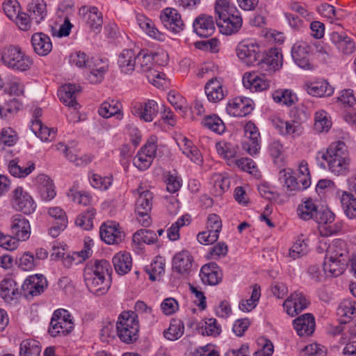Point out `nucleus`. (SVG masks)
Returning <instances> with one entry per match:
<instances>
[{
	"label": "nucleus",
	"instance_id": "obj_3",
	"mask_svg": "<svg viewBox=\"0 0 356 356\" xmlns=\"http://www.w3.org/2000/svg\"><path fill=\"white\" fill-rule=\"evenodd\" d=\"M140 325L138 315L133 311H124L118 317L116 331L120 339L126 343H132L138 339Z\"/></svg>",
	"mask_w": 356,
	"mask_h": 356
},
{
	"label": "nucleus",
	"instance_id": "obj_32",
	"mask_svg": "<svg viewBox=\"0 0 356 356\" xmlns=\"http://www.w3.org/2000/svg\"><path fill=\"white\" fill-rule=\"evenodd\" d=\"M205 93L209 102L217 103L224 99L226 91L216 78L210 79L204 87Z\"/></svg>",
	"mask_w": 356,
	"mask_h": 356
},
{
	"label": "nucleus",
	"instance_id": "obj_38",
	"mask_svg": "<svg viewBox=\"0 0 356 356\" xmlns=\"http://www.w3.org/2000/svg\"><path fill=\"white\" fill-rule=\"evenodd\" d=\"M99 115L104 118L115 116L116 119L121 120L123 118V113L121 111V105L115 100L103 102L98 110Z\"/></svg>",
	"mask_w": 356,
	"mask_h": 356
},
{
	"label": "nucleus",
	"instance_id": "obj_34",
	"mask_svg": "<svg viewBox=\"0 0 356 356\" xmlns=\"http://www.w3.org/2000/svg\"><path fill=\"white\" fill-rule=\"evenodd\" d=\"M38 189L42 200L49 201L56 196L53 181L46 175H40L36 178Z\"/></svg>",
	"mask_w": 356,
	"mask_h": 356
},
{
	"label": "nucleus",
	"instance_id": "obj_62",
	"mask_svg": "<svg viewBox=\"0 0 356 356\" xmlns=\"http://www.w3.org/2000/svg\"><path fill=\"white\" fill-rule=\"evenodd\" d=\"M18 140V135L11 127H4L0 134V143L6 146H13Z\"/></svg>",
	"mask_w": 356,
	"mask_h": 356
},
{
	"label": "nucleus",
	"instance_id": "obj_42",
	"mask_svg": "<svg viewBox=\"0 0 356 356\" xmlns=\"http://www.w3.org/2000/svg\"><path fill=\"white\" fill-rule=\"evenodd\" d=\"M181 149L182 153L186 155L192 162L201 165L203 162L202 155L193 142L186 138L181 140Z\"/></svg>",
	"mask_w": 356,
	"mask_h": 356
},
{
	"label": "nucleus",
	"instance_id": "obj_50",
	"mask_svg": "<svg viewBox=\"0 0 356 356\" xmlns=\"http://www.w3.org/2000/svg\"><path fill=\"white\" fill-rule=\"evenodd\" d=\"M35 169V164L29 162L26 166H22L18 164L17 159H13L9 162V172L15 177L24 178L27 177Z\"/></svg>",
	"mask_w": 356,
	"mask_h": 356
},
{
	"label": "nucleus",
	"instance_id": "obj_10",
	"mask_svg": "<svg viewBox=\"0 0 356 356\" xmlns=\"http://www.w3.org/2000/svg\"><path fill=\"white\" fill-rule=\"evenodd\" d=\"M260 134L256 125L248 122L244 127L243 148L250 155L257 154L260 149Z\"/></svg>",
	"mask_w": 356,
	"mask_h": 356
},
{
	"label": "nucleus",
	"instance_id": "obj_49",
	"mask_svg": "<svg viewBox=\"0 0 356 356\" xmlns=\"http://www.w3.org/2000/svg\"><path fill=\"white\" fill-rule=\"evenodd\" d=\"M110 271L111 266L109 263L106 260L102 259L96 260L90 269H86L84 274L110 279Z\"/></svg>",
	"mask_w": 356,
	"mask_h": 356
},
{
	"label": "nucleus",
	"instance_id": "obj_35",
	"mask_svg": "<svg viewBox=\"0 0 356 356\" xmlns=\"http://www.w3.org/2000/svg\"><path fill=\"white\" fill-rule=\"evenodd\" d=\"M307 92L314 97L331 96L334 88L324 79L317 80L306 85Z\"/></svg>",
	"mask_w": 356,
	"mask_h": 356
},
{
	"label": "nucleus",
	"instance_id": "obj_36",
	"mask_svg": "<svg viewBox=\"0 0 356 356\" xmlns=\"http://www.w3.org/2000/svg\"><path fill=\"white\" fill-rule=\"evenodd\" d=\"M159 56V54L149 52L147 49L141 50L137 54L136 69L143 72H151Z\"/></svg>",
	"mask_w": 356,
	"mask_h": 356
},
{
	"label": "nucleus",
	"instance_id": "obj_9",
	"mask_svg": "<svg viewBox=\"0 0 356 356\" xmlns=\"http://www.w3.org/2000/svg\"><path fill=\"white\" fill-rule=\"evenodd\" d=\"M12 204L16 210L25 214L34 212L36 204L32 197L22 187L18 186L13 191Z\"/></svg>",
	"mask_w": 356,
	"mask_h": 356
},
{
	"label": "nucleus",
	"instance_id": "obj_15",
	"mask_svg": "<svg viewBox=\"0 0 356 356\" xmlns=\"http://www.w3.org/2000/svg\"><path fill=\"white\" fill-rule=\"evenodd\" d=\"M334 214L330 210H317L314 220L319 225L318 231L322 236H328L337 233V229L331 224L334 220Z\"/></svg>",
	"mask_w": 356,
	"mask_h": 356
},
{
	"label": "nucleus",
	"instance_id": "obj_33",
	"mask_svg": "<svg viewBox=\"0 0 356 356\" xmlns=\"http://www.w3.org/2000/svg\"><path fill=\"white\" fill-rule=\"evenodd\" d=\"M331 42L344 54H350L355 51V43L345 33L332 32L330 35Z\"/></svg>",
	"mask_w": 356,
	"mask_h": 356
},
{
	"label": "nucleus",
	"instance_id": "obj_14",
	"mask_svg": "<svg viewBox=\"0 0 356 356\" xmlns=\"http://www.w3.org/2000/svg\"><path fill=\"white\" fill-rule=\"evenodd\" d=\"M310 45L305 41L296 42L291 49V56L296 64L302 69H310Z\"/></svg>",
	"mask_w": 356,
	"mask_h": 356
},
{
	"label": "nucleus",
	"instance_id": "obj_40",
	"mask_svg": "<svg viewBox=\"0 0 356 356\" xmlns=\"http://www.w3.org/2000/svg\"><path fill=\"white\" fill-rule=\"evenodd\" d=\"M136 19L138 24L150 37L159 40H163V34L154 27L153 22L143 14L137 13Z\"/></svg>",
	"mask_w": 356,
	"mask_h": 356
},
{
	"label": "nucleus",
	"instance_id": "obj_16",
	"mask_svg": "<svg viewBox=\"0 0 356 356\" xmlns=\"http://www.w3.org/2000/svg\"><path fill=\"white\" fill-rule=\"evenodd\" d=\"M47 281L42 275H31L24 282L22 289L25 296H36L44 292L47 287Z\"/></svg>",
	"mask_w": 356,
	"mask_h": 356
},
{
	"label": "nucleus",
	"instance_id": "obj_51",
	"mask_svg": "<svg viewBox=\"0 0 356 356\" xmlns=\"http://www.w3.org/2000/svg\"><path fill=\"white\" fill-rule=\"evenodd\" d=\"M184 332V325L178 319H172L169 327L163 332V336L170 341H175L181 337Z\"/></svg>",
	"mask_w": 356,
	"mask_h": 356
},
{
	"label": "nucleus",
	"instance_id": "obj_56",
	"mask_svg": "<svg viewBox=\"0 0 356 356\" xmlns=\"http://www.w3.org/2000/svg\"><path fill=\"white\" fill-rule=\"evenodd\" d=\"M31 129L37 137L40 138L42 141H47L51 140L50 137L51 134L54 136L53 129H51L49 127L44 126L42 121H35L31 125ZM54 136H52V138Z\"/></svg>",
	"mask_w": 356,
	"mask_h": 356
},
{
	"label": "nucleus",
	"instance_id": "obj_23",
	"mask_svg": "<svg viewBox=\"0 0 356 356\" xmlns=\"http://www.w3.org/2000/svg\"><path fill=\"white\" fill-rule=\"evenodd\" d=\"M193 259L188 250L177 253L172 259V269L182 276L188 275L193 266Z\"/></svg>",
	"mask_w": 356,
	"mask_h": 356
},
{
	"label": "nucleus",
	"instance_id": "obj_58",
	"mask_svg": "<svg viewBox=\"0 0 356 356\" xmlns=\"http://www.w3.org/2000/svg\"><path fill=\"white\" fill-rule=\"evenodd\" d=\"M156 240V234L150 229H140L133 235V241L137 243H144L152 244L154 243Z\"/></svg>",
	"mask_w": 356,
	"mask_h": 356
},
{
	"label": "nucleus",
	"instance_id": "obj_29",
	"mask_svg": "<svg viewBox=\"0 0 356 356\" xmlns=\"http://www.w3.org/2000/svg\"><path fill=\"white\" fill-rule=\"evenodd\" d=\"M27 12L31 20L39 24L47 17V3L44 0H31L27 4Z\"/></svg>",
	"mask_w": 356,
	"mask_h": 356
},
{
	"label": "nucleus",
	"instance_id": "obj_39",
	"mask_svg": "<svg viewBox=\"0 0 356 356\" xmlns=\"http://www.w3.org/2000/svg\"><path fill=\"white\" fill-rule=\"evenodd\" d=\"M342 208L346 216L350 219L356 218V198L346 191H338Z\"/></svg>",
	"mask_w": 356,
	"mask_h": 356
},
{
	"label": "nucleus",
	"instance_id": "obj_63",
	"mask_svg": "<svg viewBox=\"0 0 356 356\" xmlns=\"http://www.w3.org/2000/svg\"><path fill=\"white\" fill-rule=\"evenodd\" d=\"M168 102L176 110L185 113L187 109V102L184 97L175 91H170L168 95Z\"/></svg>",
	"mask_w": 356,
	"mask_h": 356
},
{
	"label": "nucleus",
	"instance_id": "obj_47",
	"mask_svg": "<svg viewBox=\"0 0 356 356\" xmlns=\"http://www.w3.org/2000/svg\"><path fill=\"white\" fill-rule=\"evenodd\" d=\"M18 289L15 282L12 279H3L0 282V296L6 301H10L18 295Z\"/></svg>",
	"mask_w": 356,
	"mask_h": 356
},
{
	"label": "nucleus",
	"instance_id": "obj_4",
	"mask_svg": "<svg viewBox=\"0 0 356 356\" xmlns=\"http://www.w3.org/2000/svg\"><path fill=\"white\" fill-rule=\"evenodd\" d=\"M1 60L8 68L20 72L28 70L33 64L31 58L26 55L20 47L13 45L2 49Z\"/></svg>",
	"mask_w": 356,
	"mask_h": 356
},
{
	"label": "nucleus",
	"instance_id": "obj_57",
	"mask_svg": "<svg viewBox=\"0 0 356 356\" xmlns=\"http://www.w3.org/2000/svg\"><path fill=\"white\" fill-rule=\"evenodd\" d=\"M165 259L161 257H156L155 260L151 264L149 269L146 270L151 280L155 281L158 276L161 275L165 272Z\"/></svg>",
	"mask_w": 356,
	"mask_h": 356
},
{
	"label": "nucleus",
	"instance_id": "obj_54",
	"mask_svg": "<svg viewBox=\"0 0 356 356\" xmlns=\"http://www.w3.org/2000/svg\"><path fill=\"white\" fill-rule=\"evenodd\" d=\"M202 123L205 127L218 134H221L225 129L222 120L216 115L206 116Z\"/></svg>",
	"mask_w": 356,
	"mask_h": 356
},
{
	"label": "nucleus",
	"instance_id": "obj_37",
	"mask_svg": "<svg viewBox=\"0 0 356 356\" xmlns=\"http://www.w3.org/2000/svg\"><path fill=\"white\" fill-rule=\"evenodd\" d=\"M113 264L118 274L125 275L131 269L132 259L131 254L129 252H120L113 257Z\"/></svg>",
	"mask_w": 356,
	"mask_h": 356
},
{
	"label": "nucleus",
	"instance_id": "obj_30",
	"mask_svg": "<svg viewBox=\"0 0 356 356\" xmlns=\"http://www.w3.org/2000/svg\"><path fill=\"white\" fill-rule=\"evenodd\" d=\"M34 51L40 56H47L52 50L50 38L43 33H35L31 37Z\"/></svg>",
	"mask_w": 356,
	"mask_h": 356
},
{
	"label": "nucleus",
	"instance_id": "obj_64",
	"mask_svg": "<svg viewBox=\"0 0 356 356\" xmlns=\"http://www.w3.org/2000/svg\"><path fill=\"white\" fill-rule=\"evenodd\" d=\"M89 180L93 188L102 191L107 190L112 184L111 179L109 177H102L97 174L89 175Z\"/></svg>",
	"mask_w": 356,
	"mask_h": 356
},
{
	"label": "nucleus",
	"instance_id": "obj_31",
	"mask_svg": "<svg viewBox=\"0 0 356 356\" xmlns=\"http://www.w3.org/2000/svg\"><path fill=\"white\" fill-rule=\"evenodd\" d=\"M79 86L72 83L65 84L60 87L58 95L66 106L77 109L79 104L76 100V93L79 91Z\"/></svg>",
	"mask_w": 356,
	"mask_h": 356
},
{
	"label": "nucleus",
	"instance_id": "obj_60",
	"mask_svg": "<svg viewBox=\"0 0 356 356\" xmlns=\"http://www.w3.org/2000/svg\"><path fill=\"white\" fill-rule=\"evenodd\" d=\"M67 195L74 202L82 204L83 206L88 205L91 202V197L88 192L79 191L74 187L70 189Z\"/></svg>",
	"mask_w": 356,
	"mask_h": 356
},
{
	"label": "nucleus",
	"instance_id": "obj_5",
	"mask_svg": "<svg viewBox=\"0 0 356 356\" xmlns=\"http://www.w3.org/2000/svg\"><path fill=\"white\" fill-rule=\"evenodd\" d=\"M136 198L135 213L138 222L143 227L152 223L150 212L152 207L153 193L143 186H139L134 192Z\"/></svg>",
	"mask_w": 356,
	"mask_h": 356
},
{
	"label": "nucleus",
	"instance_id": "obj_43",
	"mask_svg": "<svg viewBox=\"0 0 356 356\" xmlns=\"http://www.w3.org/2000/svg\"><path fill=\"white\" fill-rule=\"evenodd\" d=\"M280 180L283 183V187L288 195H293L296 192L303 190L300 186L297 179L294 177L290 172L282 170L280 172Z\"/></svg>",
	"mask_w": 356,
	"mask_h": 356
},
{
	"label": "nucleus",
	"instance_id": "obj_7",
	"mask_svg": "<svg viewBox=\"0 0 356 356\" xmlns=\"http://www.w3.org/2000/svg\"><path fill=\"white\" fill-rule=\"evenodd\" d=\"M236 52L238 58L245 65H257L260 49L257 42L252 40H243L237 45Z\"/></svg>",
	"mask_w": 356,
	"mask_h": 356
},
{
	"label": "nucleus",
	"instance_id": "obj_44",
	"mask_svg": "<svg viewBox=\"0 0 356 356\" xmlns=\"http://www.w3.org/2000/svg\"><path fill=\"white\" fill-rule=\"evenodd\" d=\"M345 246V243L341 240L334 241L331 245H329L325 258H327V259L338 260H340L341 258L349 260L348 251Z\"/></svg>",
	"mask_w": 356,
	"mask_h": 356
},
{
	"label": "nucleus",
	"instance_id": "obj_48",
	"mask_svg": "<svg viewBox=\"0 0 356 356\" xmlns=\"http://www.w3.org/2000/svg\"><path fill=\"white\" fill-rule=\"evenodd\" d=\"M261 297V287L255 284L252 286L251 297L248 300H241L239 302V309L244 312H249L256 307Z\"/></svg>",
	"mask_w": 356,
	"mask_h": 356
},
{
	"label": "nucleus",
	"instance_id": "obj_24",
	"mask_svg": "<svg viewBox=\"0 0 356 356\" xmlns=\"http://www.w3.org/2000/svg\"><path fill=\"white\" fill-rule=\"evenodd\" d=\"M200 276L204 284L215 286L222 281V273L216 263L211 262L202 267Z\"/></svg>",
	"mask_w": 356,
	"mask_h": 356
},
{
	"label": "nucleus",
	"instance_id": "obj_28",
	"mask_svg": "<svg viewBox=\"0 0 356 356\" xmlns=\"http://www.w3.org/2000/svg\"><path fill=\"white\" fill-rule=\"evenodd\" d=\"M293 324L297 334L300 337L311 335L315 329L314 317L311 314L298 317L293 320Z\"/></svg>",
	"mask_w": 356,
	"mask_h": 356
},
{
	"label": "nucleus",
	"instance_id": "obj_46",
	"mask_svg": "<svg viewBox=\"0 0 356 356\" xmlns=\"http://www.w3.org/2000/svg\"><path fill=\"white\" fill-rule=\"evenodd\" d=\"M317 206L312 199L307 198L297 209L298 216L303 220L314 219L317 212Z\"/></svg>",
	"mask_w": 356,
	"mask_h": 356
},
{
	"label": "nucleus",
	"instance_id": "obj_55",
	"mask_svg": "<svg viewBox=\"0 0 356 356\" xmlns=\"http://www.w3.org/2000/svg\"><path fill=\"white\" fill-rule=\"evenodd\" d=\"M314 129L318 132H327L330 129L332 123L327 115V113L323 110L315 113Z\"/></svg>",
	"mask_w": 356,
	"mask_h": 356
},
{
	"label": "nucleus",
	"instance_id": "obj_25",
	"mask_svg": "<svg viewBox=\"0 0 356 356\" xmlns=\"http://www.w3.org/2000/svg\"><path fill=\"white\" fill-rule=\"evenodd\" d=\"M194 31L200 37L207 38L215 31V23L212 16L200 15L193 22Z\"/></svg>",
	"mask_w": 356,
	"mask_h": 356
},
{
	"label": "nucleus",
	"instance_id": "obj_1",
	"mask_svg": "<svg viewBox=\"0 0 356 356\" xmlns=\"http://www.w3.org/2000/svg\"><path fill=\"white\" fill-rule=\"evenodd\" d=\"M316 162L318 166L326 169L337 176H346L350 172L348 152L346 144L343 141L332 143L325 152L317 153Z\"/></svg>",
	"mask_w": 356,
	"mask_h": 356
},
{
	"label": "nucleus",
	"instance_id": "obj_20",
	"mask_svg": "<svg viewBox=\"0 0 356 356\" xmlns=\"http://www.w3.org/2000/svg\"><path fill=\"white\" fill-rule=\"evenodd\" d=\"M264 75V73L261 75L255 72H245L243 76V84L251 92L264 91L270 87V82Z\"/></svg>",
	"mask_w": 356,
	"mask_h": 356
},
{
	"label": "nucleus",
	"instance_id": "obj_52",
	"mask_svg": "<svg viewBox=\"0 0 356 356\" xmlns=\"http://www.w3.org/2000/svg\"><path fill=\"white\" fill-rule=\"evenodd\" d=\"M41 350L38 341L26 339L20 343L19 356H40Z\"/></svg>",
	"mask_w": 356,
	"mask_h": 356
},
{
	"label": "nucleus",
	"instance_id": "obj_11",
	"mask_svg": "<svg viewBox=\"0 0 356 356\" xmlns=\"http://www.w3.org/2000/svg\"><path fill=\"white\" fill-rule=\"evenodd\" d=\"M164 27L173 33H179L184 29V23L180 13L175 8H166L160 14Z\"/></svg>",
	"mask_w": 356,
	"mask_h": 356
},
{
	"label": "nucleus",
	"instance_id": "obj_59",
	"mask_svg": "<svg viewBox=\"0 0 356 356\" xmlns=\"http://www.w3.org/2000/svg\"><path fill=\"white\" fill-rule=\"evenodd\" d=\"M203 335L216 337L221 332V327L216 319L211 318L204 322V325L199 328Z\"/></svg>",
	"mask_w": 356,
	"mask_h": 356
},
{
	"label": "nucleus",
	"instance_id": "obj_2",
	"mask_svg": "<svg viewBox=\"0 0 356 356\" xmlns=\"http://www.w3.org/2000/svg\"><path fill=\"white\" fill-rule=\"evenodd\" d=\"M215 12L218 17L216 19V24L222 33L231 35L237 32L241 27V17L238 15V12L236 7L227 0H218L216 3Z\"/></svg>",
	"mask_w": 356,
	"mask_h": 356
},
{
	"label": "nucleus",
	"instance_id": "obj_53",
	"mask_svg": "<svg viewBox=\"0 0 356 356\" xmlns=\"http://www.w3.org/2000/svg\"><path fill=\"white\" fill-rule=\"evenodd\" d=\"M95 214V210L92 207H89L86 211L76 217L75 224L83 229L90 230L93 227V219Z\"/></svg>",
	"mask_w": 356,
	"mask_h": 356
},
{
	"label": "nucleus",
	"instance_id": "obj_12",
	"mask_svg": "<svg viewBox=\"0 0 356 356\" xmlns=\"http://www.w3.org/2000/svg\"><path fill=\"white\" fill-rule=\"evenodd\" d=\"M86 69L89 70L86 75L87 79L91 83H99L108 69V60L92 57L89 59Z\"/></svg>",
	"mask_w": 356,
	"mask_h": 356
},
{
	"label": "nucleus",
	"instance_id": "obj_41",
	"mask_svg": "<svg viewBox=\"0 0 356 356\" xmlns=\"http://www.w3.org/2000/svg\"><path fill=\"white\" fill-rule=\"evenodd\" d=\"M348 259H327L325 258L323 262L324 273L334 277L341 275L345 270Z\"/></svg>",
	"mask_w": 356,
	"mask_h": 356
},
{
	"label": "nucleus",
	"instance_id": "obj_21",
	"mask_svg": "<svg viewBox=\"0 0 356 356\" xmlns=\"http://www.w3.org/2000/svg\"><path fill=\"white\" fill-rule=\"evenodd\" d=\"M10 229L13 235L21 241H25L30 237L31 226L29 222L20 214L13 216Z\"/></svg>",
	"mask_w": 356,
	"mask_h": 356
},
{
	"label": "nucleus",
	"instance_id": "obj_27",
	"mask_svg": "<svg viewBox=\"0 0 356 356\" xmlns=\"http://www.w3.org/2000/svg\"><path fill=\"white\" fill-rule=\"evenodd\" d=\"M137 54L131 49H124L119 55L118 65L122 73L131 74L136 69Z\"/></svg>",
	"mask_w": 356,
	"mask_h": 356
},
{
	"label": "nucleus",
	"instance_id": "obj_8",
	"mask_svg": "<svg viewBox=\"0 0 356 356\" xmlns=\"http://www.w3.org/2000/svg\"><path fill=\"white\" fill-rule=\"evenodd\" d=\"M282 54L277 49H270L257 63L265 75H271L282 66Z\"/></svg>",
	"mask_w": 356,
	"mask_h": 356
},
{
	"label": "nucleus",
	"instance_id": "obj_13",
	"mask_svg": "<svg viewBox=\"0 0 356 356\" xmlns=\"http://www.w3.org/2000/svg\"><path fill=\"white\" fill-rule=\"evenodd\" d=\"M99 235L101 239L109 245L118 244L122 242L124 237L119 224L113 221L103 223L99 229Z\"/></svg>",
	"mask_w": 356,
	"mask_h": 356
},
{
	"label": "nucleus",
	"instance_id": "obj_17",
	"mask_svg": "<svg viewBox=\"0 0 356 356\" xmlns=\"http://www.w3.org/2000/svg\"><path fill=\"white\" fill-rule=\"evenodd\" d=\"M158 104L152 99L147 100L144 104L137 103L131 107V113L145 122H152L158 113Z\"/></svg>",
	"mask_w": 356,
	"mask_h": 356
},
{
	"label": "nucleus",
	"instance_id": "obj_45",
	"mask_svg": "<svg viewBox=\"0 0 356 356\" xmlns=\"http://www.w3.org/2000/svg\"><path fill=\"white\" fill-rule=\"evenodd\" d=\"M273 101L277 104L291 106L298 100L296 95L289 89H278L272 93Z\"/></svg>",
	"mask_w": 356,
	"mask_h": 356
},
{
	"label": "nucleus",
	"instance_id": "obj_18",
	"mask_svg": "<svg viewBox=\"0 0 356 356\" xmlns=\"http://www.w3.org/2000/svg\"><path fill=\"white\" fill-rule=\"evenodd\" d=\"M308 305L309 301L305 296L296 291L284 302L283 307L289 315L294 316L306 309Z\"/></svg>",
	"mask_w": 356,
	"mask_h": 356
},
{
	"label": "nucleus",
	"instance_id": "obj_26",
	"mask_svg": "<svg viewBox=\"0 0 356 356\" xmlns=\"http://www.w3.org/2000/svg\"><path fill=\"white\" fill-rule=\"evenodd\" d=\"M85 282L88 290L96 296L105 294L110 287V279L100 276L84 274Z\"/></svg>",
	"mask_w": 356,
	"mask_h": 356
},
{
	"label": "nucleus",
	"instance_id": "obj_22",
	"mask_svg": "<svg viewBox=\"0 0 356 356\" xmlns=\"http://www.w3.org/2000/svg\"><path fill=\"white\" fill-rule=\"evenodd\" d=\"M227 110L236 117H243L253 110V102L251 99L238 97L229 102Z\"/></svg>",
	"mask_w": 356,
	"mask_h": 356
},
{
	"label": "nucleus",
	"instance_id": "obj_61",
	"mask_svg": "<svg viewBox=\"0 0 356 356\" xmlns=\"http://www.w3.org/2000/svg\"><path fill=\"white\" fill-rule=\"evenodd\" d=\"M307 252L308 247L305 240L298 238L289 250L288 257L292 259H296L305 255Z\"/></svg>",
	"mask_w": 356,
	"mask_h": 356
},
{
	"label": "nucleus",
	"instance_id": "obj_6",
	"mask_svg": "<svg viewBox=\"0 0 356 356\" xmlns=\"http://www.w3.org/2000/svg\"><path fill=\"white\" fill-rule=\"evenodd\" d=\"M74 328L71 314L64 309H56L51 317L48 332L56 337L60 334H67Z\"/></svg>",
	"mask_w": 356,
	"mask_h": 356
},
{
	"label": "nucleus",
	"instance_id": "obj_19",
	"mask_svg": "<svg viewBox=\"0 0 356 356\" xmlns=\"http://www.w3.org/2000/svg\"><path fill=\"white\" fill-rule=\"evenodd\" d=\"M79 15L83 16L88 26L94 31H99L103 24L101 12L95 6H83L79 8Z\"/></svg>",
	"mask_w": 356,
	"mask_h": 356
}]
</instances>
